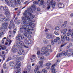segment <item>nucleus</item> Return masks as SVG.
I'll return each mask as SVG.
<instances>
[{
	"label": "nucleus",
	"instance_id": "obj_1",
	"mask_svg": "<svg viewBox=\"0 0 73 73\" xmlns=\"http://www.w3.org/2000/svg\"><path fill=\"white\" fill-rule=\"evenodd\" d=\"M35 24L34 23H31L29 25H22L21 26V28H20V31L21 32H24L25 31L28 29V28H34Z\"/></svg>",
	"mask_w": 73,
	"mask_h": 73
},
{
	"label": "nucleus",
	"instance_id": "obj_2",
	"mask_svg": "<svg viewBox=\"0 0 73 73\" xmlns=\"http://www.w3.org/2000/svg\"><path fill=\"white\" fill-rule=\"evenodd\" d=\"M11 4H10V3H9L8 1L7 3V4L9 6V5H11L12 7H16L17 4H20L21 2L20 0H17V1L16 0H9Z\"/></svg>",
	"mask_w": 73,
	"mask_h": 73
},
{
	"label": "nucleus",
	"instance_id": "obj_3",
	"mask_svg": "<svg viewBox=\"0 0 73 73\" xmlns=\"http://www.w3.org/2000/svg\"><path fill=\"white\" fill-rule=\"evenodd\" d=\"M32 11V9L31 8H29L28 9V10H26L25 11V13H23V15L24 17H27V13H28V15H29V16L31 18V19H33V18H34V17L32 14V13L30 12L28 13V12H31Z\"/></svg>",
	"mask_w": 73,
	"mask_h": 73
},
{
	"label": "nucleus",
	"instance_id": "obj_4",
	"mask_svg": "<svg viewBox=\"0 0 73 73\" xmlns=\"http://www.w3.org/2000/svg\"><path fill=\"white\" fill-rule=\"evenodd\" d=\"M15 26H16V25L14 23L13 20L11 19L10 22L9 26L8 27L9 29H11L12 28H15Z\"/></svg>",
	"mask_w": 73,
	"mask_h": 73
},
{
	"label": "nucleus",
	"instance_id": "obj_5",
	"mask_svg": "<svg viewBox=\"0 0 73 73\" xmlns=\"http://www.w3.org/2000/svg\"><path fill=\"white\" fill-rule=\"evenodd\" d=\"M67 54H68V52L64 51L62 53H61V54L58 53L56 57L57 58H58V57H61V55H62V56H66Z\"/></svg>",
	"mask_w": 73,
	"mask_h": 73
},
{
	"label": "nucleus",
	"instance_id": "obj_6",
	"mask_svg": "<svg viewBox=\"0 0 73 73\" xmlns=\"http://www.w3.org/2000/svg\"><path fill=\"white\" fill-rule=\"evenodd\" d=\"M60 40V38L58 37H56V38L54 39V40H51V42L52 45H54V42H57L59 41Z\"/></svg>",
	"mask_w": 73,
	"mask_h": 73
},
{
	"label": "nucleus",
	"instance_id": "obj_7",
	"mask_svg": "<svg viewBox=\"0 0 73 73\" xmlns=\"http://www.w3.org/2000/svg\"><path fill=\"white\" fill-rule=\"evenodd\" d=\"M19 52H18V54L20 55H21L22 54L23 55H25V52H24V50L23 48H21L19 49Z\"/></svg>",
	"mask_w": 73,
	"mask_h": 73
},
{
	"label": "nucleus",
	"instance_id": "obj_8",
	"mask_svg": "<svg viewBox=\"0 0 73 73\" xmlns=\"http://www.w3.org/2000/svg\"><path fill=\"white\" fill-rule=\"evenodd\" d=\"M9 24V23L8 22L5 21L4 23L2 24V27H3L5 29H7V26Z\"/></svg>",
	"mask_w": 73,
	"mask_h": 73
},
{
	"label": "nucleus",
	"instance_id": "obj_9",
	"mask_svg": "<svg viewBox=\"0 0 73 73\" xmlns=\"http://www.w3.org/2000/svg\"><path fill=\"white\" fill-rule=\"evenodd\" d=\"M17 66L16 67H15V69H19V68H20V66L21 65V62L20 61H18L17 63Z\"/></svg>",
	"mask_w": 73,
	"mask_h": 73
},
{
	"label": "nucleus",
	"instance_id": "obj_10",
	"mask_svg": "<svg viewBox=\"0 0 73 73\" xmlns=\"http://www.w3.org/2000/svg\"><path fill=\"white\" fill-rule=\"evenodd\" d=\"M18 51V49H17L16 45H14L13 47V53H16V52Z\"/></svg>",
	"mask_w": 73,
	"mask_h": 73
},
{
	"label": "nucleus",
	"instance_id": "obj_11",
	"mask_svg": "<svg viewBox=\"0 0 73 73\" xmlns=\"http://www.w3.org/2000/svg\"><path fill=\"white\" fill-rule=\"evenodd\" d=\"M50 5H52V8L54 9L56 5V2H53V1H50Z\"/></svg>",
	"mask_w": 73,
	"mask_h": 73
},
{
	"label": "nucleus",
	"instance_id": "obj_12",
	"mask_svg": "<svg viewBox=\"0 0 73 73\" xmlns=\"http://www.w3.org/2000/svg\"><path fill=\"white\" fill-rule=\"evenodd\" d=\"M46 49L47 50H48V51L49 52L51 53L53 52L52 50H51V46L48 45L46 47Z\"/></svg>",
	"mask_w": 73,
	"mask_h": 73
},
{
	"label": "nucleus",
	"instance_id": "obj_13",
	"mask_svg": "<svg viewBox=\"0 0 73 73\" xmlns=\"http://www.w3.org/2000/svg\"><path fill=\"white\" fill-rule=\"evenodd\" d=\"M19 44L20 45H21V46H24V47L25 48H28V46H26L25 45H24V42L22 41H21L19 42Z\"/></svg>",
	"mask_w": 73,
	"mask_h": 73
},
{
	"label": "nucleus",
	"instance_id": "obj_14",
	"mask_svg": "<svg viewBox=\"0 0 73 73\" xmlns=\"http://www.w3.org/2000/svg\"><path fill=\"white\" fill-rule=\"evenodd\" d=\"M58 7L60 8H63L64 7V5L61 3H58Z\"/></svg>",
	"mask_w": 73,
	"mask_h": 73
},
{
	"label": "nucleus",
	"instance_id": "obj_15",
	"mask_svg": "<svg viewBox=\"0 0 73 73\" xmlns=\"http://www.w3.org/2000/svg\"><path fill=\"white\" fill-rule=\"evenodd\" d=\"M32 29H33V28H28L27 29V35H29V34H31V33H32V32H31V29H32Z\"/></svg>",
	"mask_w": 73,
	"mask_h": 73
},
{
	"label": "nucleus",
	"instance_id": "obj_16",
	"mask_svg": "<svg viewBox=\"0 0 73 73\" xmlns=\"http://www.w3.org/2000/svg\"><path fill=\"white\" fill-rule=\"evenodd\" d=\"M0 50H1V49L2 50H4V49H6V46H3L1 44H0Z\"/></svg>",
	"mask_w": 73,
	"mask_h": 73
},
{
	"label": "nucleus",
	"instance_id": "obj_17",
	"mask_svg": "<svg viewBox=\"0 0 73 73\" xmlns=\"http://www.w3.org/2000/svg\"><path fill=\"white\" fill-rule=\"evenodd\" d=\"M15 69H16L17 70L15 72V73H21V72H20V71H21V68Z\"/></svg>",
	"mask_w": 73,
	"mask_h": 73
},
{
	"label": "nucleus",
	"instance_id": "obj_18",
	"mask_svg": "<svg viewBox=\"0 0 73 73\" xmlns=\"http://www.w3.org/2000/svg\"><path fill=\"white\" fill-rule=\"evenodd\" d=\"M66 36V35L62 36H61V38L62 40V41H65Z\"/></svg>",
	"mask_w": 73,
	"mask_h": 73
},
{
	"label": "nucleus",
	"instance_id": "obj_19",
	"mask_svg": "<svg viewBox=\"0 0 73 73\" xmlns=\"http://www.w3.org/2000/svg\"><path fill=\"white\" fill-rule=\"evenodd\" d=\"M46 38L48 39H50V38H52V35L50 34H49L47 35Z\"/></svg>",
	"mask_w": 73,
	"mask_h": 73
},
{
	"label": "nucleus",
	"instance_id": "obj_20",
	"mask_svg": "<svg viewBox=\"0 0 73 73\" xmlns=\"http://www.w3.org/2000/svg\"><path fill=\"white\" fill-rule=\"evenodd\" d=\"M5 15H6V16L7 18H8V19L9 20V19H8L9 17V15H10V13L9 12H8L7 13H5Z\"/></svg>",
	"mask_w": 73,
	"mask_h": 73
},
{
	"label": "nucleus",
	"instance_id": "obj_21",
	"mask_svg": "<svg viewBox=\"0 0 73 73\" xmlns=\"http://www.w3.org/2000/svg\"><path fill=\"white\" fill-rule=\"evenodd\" d=\"M6 40L8 42H9V45H10L11 44V43H12V40H10V39L9 38H7Z\"/></svg>",
	"mask_w": 73,
	"mask_h": 73
},
{
	"label": "nucleus",
	"instance_id": "obj_22",
	"mask_svg": "<svg viewBox=\"0 0 73 73\" xmlns=\"http://www.w3.org/2000/svg\"><path fill=\"white\" fill-rule=\"evenodd\" d=\"M27 70L28 71V72H30L31 70V66L30 65L28 66L27 67Z\"/></svg>",
	"mask_w": 73,
	"mask_h": 73
},
{
	"label": "nucleus",
	"instance_id": "obj_23",
	"mask_svg": "<svg viewBox=\"0 0 73 73\" xmlns=\"http://www.w3.org/2000/svg\"><path fill=\"white\" fill-rule=\"evenodd\" d=\"M5 29H5L4 27H1L0 28V30L2 32H5Z\"/></svg>",
	"mask_w": 73,
	"mask_h": 73
},
{
	"label": "nucleus",
	"instance_id": "obj_24",
	"mask_svg": "<svg viewBox=\"0 0 73 73\" xmlns=\"http://www.w3.org/2000/svg\"><path fill=\"white\" fill-rule=\"evenodd\" d=\"M27 19L29 21V23H32L33 22L31 20V18L29 16H28L27 17Z\"/></svg>",
	"mask_w": 73,
	"mask_h": 73
},
{
	"label": "nucleus",
	"instance_id": "obj_25",
	"mask_svg": "<svg viewBox=\"0 0 73 73\" xmlns=\"http://www.w3.org/2000/svg\"><path fill=\"white\" fill-rule=\"evenodd\" d=\"M16 40H19V41H20V40H21V36H17L16 37Z\"/></svg>",
	"mask_w": 73,
	"mask_h": 73
},
{
	"label": "nucleus",
	"instance_id": "obj_26",
	"mask_svg": "<svg viewBox=\"0 0 73 73\" xmlns=\"http://www.w3.org/2000/svg\"><path fill=\"white\" fill-rule=\"evenodd\" d=\"M30 59L31 60V62H35V60H36V59L34 58H31Z\"/></svg>",
	"mask_w": 73,
	"mask_h": 73
},
{
	"label": "nucleus",
	"instance_id": "obj_27",
	"mask_svg": "<svg viewBox=\"0 0 73 73\" xmlns=\"http://www.w3.org/2000/svg\"><path fill=\"white\" fill-rule=\"evenodd\" d=\"M24 41L25 43L26 44H27L28 43V40H27V38H25Z\"/></svg>",
	"mask_w": 73,
	"mask_h": 73
},
{
	"label": "nucleus",
	"instance_id": "obj_28",
	"mask_svg": "<svg viewBox=\"0 0 73 73\" xmlns=\"http://www.w3.org/2000/svg\"><path fill=\"white\" fill-rule=\"evenodd\" d=\"M43 42L45 44H47L48 43V40L47 39L43 40Z\"/></svg>",
	"mask_w": 73,
	"mask_h": 73
},
{
	"label": "nucleus",
	"instance_id": "obj_29",
	"mask_svg": "<svg viewBox=\"0 0 73 73\" xmlns=\"http://www.w3.org/2000/svg\"><path fill=\"white\" fill-rule=\"evenodd\" d=\"M17 46V48H19V49H21V48H23L21 47V45H20V44H17V45H16Z\"/></svg>",
	"mask_w": 73,
	"mask_h": 73
},
{
	"label": "nucleus",
	"instance_id": "obj_30",
	"mask_svg": "<svg viewBox=\"0 0 73 73\" xmlns=\"http://www.w3.org/2000/svg\"><path fill=\"white\" fill-rule=\"evenodd\" d=\"M10 65L11 66H13L15 65V63H14V62H10Z\"/></svg>",
	"mask_w": 73,
	"mask_h": 73
},
{
	"label": "nucleus",
	"instance_id": "obj_31",
	"mask_svg": "<svg viewBox=\"0 0 73 73\" xmlns=\"http://www.w3.org/2000/svg\"><path fill=\"white\" fill-rule=\"evenodd\" d=\"M46 54V56H49V55L50 54L48 52H47V51H45L44 53L43 54Z\"/></svg>",
	"mask_w": 73,
	"mask_h": 73
},
{
	"label": "nucleus",
	"instance_id": "obj_32",
	"mask_svg": "<svg viewBox=\"0 0 73 73\" xmlns=\"http://www.w3.org/2000/svg\"><path fill=\"white\" fill-rule=\"evenodd\" d=\"M46 50V47H43L41 49V52H45Z\"/></svg>",
	"mask_w": 73,
	"mask_h": 73
},
{
	"label": "nucleus",
	"instance_id": "obj_33",
	"mask_svg": "<svg viewBox=\"0 0 73 73\" xmlns=\"http://www.w3.org/2000/svg\"><path fill=\"white\" fill-rule=\"evenodd\" d=\"M32 40H30L29 39V40H28V44H32Z\"/></svg>",
	"mask_w": 73,
	"mask_h": 73
},
{
	"label": "nucleus",
	"instance_id": "obj_34",
	"mask_svg": "<svg viewBox=\"0 0 73 73\" xmlns=\"http://www.w3.org/2000/svg\"><path fill=\"white\" fill-rule=\"evenodd\" d=\"M28 22L27 21V20H25V21H23V25H26L27 24Z\"/></svg>",
	"mask_w": 73,
	"mask_h": 73
},
{
	"label": "nucleus",
	"instance_id": "obj_35",
	"mask_svg": "<svg viewBox=\"0 0 73 73\" xmlns=\"http://www.w3.org/2000/svg\"><path fill=\"white\" fill-rule=\"evenodd\" d=\"M31 7L34 9H36V6L35 5L33 4L32 6Z\"/></svg>",
	"mask_w": 73,
	"mask_h": 73
},
{
	"label": "nucleus",
	"instance_id": "obj_36",
	"mask_svg": "<svg viewBox=\"0 0 73 73\" xmlns=\"http://www.w3.org/2000/svg\"><path fill=\"white\" fill-rule=\"evenodd\" d=\"M65 40H66L67 41H69V40H70V38L69 37H67V36H66V37L65 38Z\"/></svg>",
	"mask_w": 73,
	"mask_h": 73
},
{
	"label": "nucleus",
	"instance_id": "obj_37",
	"mask_svg": "<svg viewBox=\"0 0 73 73\" xmlns=\"http://www.w3.org/2000/svg\"><path fill=\"white\" fill-rule=\"evenodd\" d=\"M3 21H8V19H7V18L5 17H3Z\"/></svg>",
	"mask_w": 73,
	"mask_h": 73
},
{
	"label": "nucleus",
	"instance_id": "obj_38",
	"mask_svg": "<svg viewBox=\"0 0 73 73\" xmlns=\"http://www.w3.org/2000/svg\"><path fill=\"white\" fill-rule=\"evenodd\" d=\"M20 60H23L24 58V56H21L20 57Z\"/></svg>",
	"mask_w": 73,
	"mask_h": 73
},
{
	"label": "nucleus",
	"instance_id": "obj_39",
	"mask_svg": "<svg viewBox=\"0 0 73 73\" xmlns=\"http://www.w3.org/2000/svg\"><path fill=\"white\" fill-rule=\"evenodd\" d=\"M20 23V20H18L17 21V25H19Z\"/></svg>",
	"mask_w": 73,
	"mask_h": 73
},
{
	"label": "nucleus",
	"instance_id": "obj_40",
	"mask_svg": "<svg viewBox=\"0 0 73 73\" xmlns=\"http://www.w3.org/2000/svg\"><path fill=\"white\" fill-rule=\"evenodd\" d=\"M4 35V33L1 31L0 32V37H1L2 36Z\"/></svg>",
	"mask_w": 73,
	"mask_h": 73
},
{
	"label": "nucleus",
	"instance_id": "obj_41",
	"mask_svg": "<svg viewBox=\"0 0 73 73\" xmlns=\"http://www.w3.org/2000/svg\"><path fill=\"white\" fill-rule=\"evenodd\" d=\"M66 27V25L65 24H63L61 26V28H65Z\"/></svg>",
	"mask_w": 73,
	"mask_h": 73
},
{
	"label": "nucleus",
	"instance_id": "obj_42",
	"mask_svg": "<svg viewBox=\"0 0 73 73\" xmlns=\"http://www.w3.org/2000/svg\"><path fill=\"white\" fill-rule=\"evenodd\" d=\"M42 72H43V73H47V71L45 70V69H43L42 70Z\"/></svg>",
	"mask_w": 73,
	"mask_h": 73
},
{
	"label": "nucleus",
	"instance_id": "obj_43",
	"mask_svg": "<svg viewBox=\"0 0 73 73\" xmlns=\"http://www.w3.org/2000/svg\"><path fill=\"white\" fill-rule=\"evenodd\" d=\"M16 31H17V29L16 28L15 29L13 30V34L14 35H15L16 34Z\"/></svg>",
	"mask_w": 73,
	"mask_h": 73
},
{
	"label": "nucleus",
	"instance_id": "obj_44",
	"mask_svg": "<svg viewBox=\"0 0 73 73\" xmlns=\"http://www.w3.org/2000/svg\"><path fill=\"white\" fill-rule=\"evenodd\" d=\"M3 10L4 11H7L8 9V7H5L3 8Z\"/></svg>",
	"mask_w": 73,
	"mask_h": 73
},
{
	"label": "nucleus",
	"instance_id": "obj_45",
	"mask_svg": "<svg viewBox=\"0 0 73 73\" xmlns=\"http://www.w3.org/2000/svg\"><path fill=\"white\" fill-rule=\"evenodd\" d=\"M51 63H47L46 64V66H50V65H51Z\"/></svg>",
	"mask_w": 73,
	"mask_h": 73
},
{
	"label": "nucleus",
	"instance_id": "obj_46",
	"mask_svg": "<svg viewBox=\"0 0 73 73\" xmlns=\"http://www.w3.org/2000/svg\"><path fill=\"white\" fill-rule=\"evenodd\" d=\"M3 68L5 69L6 68L7 66H6V64H5L3 65Z\"/></svg>",
	"mask_w": 73,
	"mask_h": 73
},
{
	"label": "nucleus",
	"instance_id": "obj_47",
	"mask_svg": "<svg viewBox=\"0 0 73 73\" xmlns=\"http://www.w3.org/2000/svg\"><path fill=\"white\" fill-rule=\"evenodd\" d=\"M22 19L23 21H24L25 20H26V19H25V17H22Z\"/></svg>",
	"mask_w": 73,
	"mask_h": 73
},
{
	"label": "nucleus",
	"instance_id": "obj_48",
	"mask_svg": "<svg viewBox=\"0 0 73 73\" xmlns=\"http://www.w3.org/2000/svg\"><path fill=\"white\" fill-rule=\"evenodd\" d=\"M55 29L56 31H58V30H59L60 29V28H59V27H57L55 28Z\"/></svg>",
	"mask_w": 73,
	"mask_h": 73
},
{
	"label": "nucleus",
	"instance_id": "obj_49",
	"mask_svg": "<svg viewBox=\"0 0 73 73\" xmlns=\"http://www.w3.org/2000/svg\"><path fill=\"white\" fill-rule=\"evenodd\" d=\"M17 18H18L17 17H15V20H14V21L15 23H16V21H17Z\"/></svg>",
	"mask_w": 73,
	"mask_h": 73
},
{
	"label": "nucleus",
	"instance_id": "obj_50",
	"mask_svg": "<svg viewBox=\"0 0 73 73\" xmlns=\"http://www.w3.org/2000/svg\"><path fill=\"white\" fill-rule=\"evenodd\" d=\"M44 3V1L43 0H42L40 2V4L41 5H43V3Z\"/></svg>",
	"mask_w": 73,
	"mask_h": 73
},
{
	"label": "nucleus",
	"instance_id": "obj_51",
	"mask_svg": "<svg viewBox=\"0 0 73 73\" xmlns=\"http://www.w3.org/2000/svg\"><path fill=\"white\" fill-rule=\"evenodd\" d=\"M9 33L10 35H12L13 33V32L11 30L9 31Z\"/></svg>",
	"mask_w": 73,
	"mask_h": 73
},
{
	"label": "nucleus",
	"instance_id": "obj_52",
	"mask_svg": "<svg viewBox=\"0 0 73 73\" xmlns=\"http://www.w3.org/2000/svg\"><path fill=\"white\" fill-rule=\"evenodd\" d=\"M65 45H66V44H62L60 46V48H62L63 46H64Z\"/></svg>",
	"mask_w": 73,
	"mask_h": 73
},
{
	"label": "nucleus",
	"instance_id": "obj_53",
	"mask_svg": "<svg viewBox=\"0 0 73 73\" xmlns=\"http://www.w3.org/2000/svg\"><path fill=\"white\" fill-rule=\"evenodd\" d=\"M54 34H55V35H59V34H58V33H57V32H56V31H55L54 32Z\"/></svg>",
	"mask_w": 73,
	"mask_h": 73
},
{
	"label": "nucleus",
	"instance_id": "obj_54",
	"mask_svg": "<svg viewBox=\"0 0 73 73\" xmlns=\"http://www.w3.org/2000/svg\"><path fill=\"white\" fill-rule=\"evenodd\" d=\"M4 41H5V40L3 39L2 40V44H4Z\"/></svg>",
	"mask_w": 73,
	"mask_h": 73
},
{
	"label": "nucleus",
	"instance_id": "obj_55",
	"mask_svg": "<svg viewBox=\"0 0 73 73\" xmlns=\"http://www.w3.org/2000/svg\"><path fill=\"white\" fill-rule=\"evenodd\" d=\"M27 37L28 38H31L32 37V36L31 35H29Z\"/></svg>",
	"mask_w": 73,
	"mask_h": 73
},
{
	"label": "nucleus",
	"instance_id": "obj_56",
	"mask_svg": "<svg viewBox=\"0 0 73 73\" xmlns=\"http://www.w3.org/2000/svg\"><path fill=\"white\" fill-rule=\"evenodd\" d=\"M0 21L1 22H3V21H4L3 20V18H0Z\"/></svg>",
	"mask_w": 73,
	"mask_h": 73
},
{
	"label": "nucleus",
	"instance_id": "obj_57",
	"mask_svg": "<svg viewBox=\"0 0 73 73\" xmlns=\"http://www.w3.org/2000/svg\"><path fill=\"white\" fill-rule=\"evenodd\" d=\"M16 60H17V61H19V60H20V57H18L17 58Z\"/></svg>",
	"mask_w": 73,
	"mask_h": 73
},
{
	"label": "nucleus",
	"instance_id": "obj_58",
	"mask_svg": "<svg viewBox=\"0 0 73 73\" xmlns=\"http://www.w3.org/2000/svg\"><path fill=\"white\" fill-rule=\"evenodd\" d=\"M43 62H44V61L42 60L40 61L39 62V64H42Z\"/></svg>",
	"mask_w": 73,
	"mask_h": 73
},
{
	"label": "nucleus",
	"instance_id": "obj_59",
	"mask_svg": "<svg viewBox=\"0 0 73 73\" xmlns=\"http://www.w3.org/2000/svg\"><path fill=\"white\" fill-rule=\"evenodd\" d=\"M43 66H44V64H43V63H41L40 64V68H42L43 67Z\"/></svg>",
	"mask_w": 73,
	"mask_h": 73
},
{
	"label": "nucleus",
	"instance_id": "obj_60",
	"mask_svg": "<svg viewBox=\"0 0 73 73\" xmlns=\"http://www.w3.org/2000/svg\"><path fill=\"white\" fill-rule=\"evenodd\" d=\"M17 57V55H14V56H13V58L14 59H15V58H16Z\"/></svg>",
	"mask_w": 73,
	"mask_h": 73
},
{
	"label": "nucleus",
	"instance_id": "obj_61",
	"mask_svg": "<svg viewBox=\"0 0 73 73\" xmlns=\"http://www.w3.org/2000/svg\"><path fill=\"white\" fill-rule=\"evenodd\" d=\"M37 54L38 55L40 54V51H38L37 52Z\"/></svg>",
	"mask_w": 73,
	"mask_h": 73
},
{
	"label": "nucleus",
	"instance_id": "obj_62",
	"mask_svg": "<svg viewBox=\"0 0 73 73\" xmlns=\"http://www.w3.org/2000/svg\"><path fill=\"white\" fill-rule=\"evenodd\" d=\"M67 56L68 57H70L71 56V54H70V53H68L67 54Z\"/></svg>",
	"mask_w": 73,
	"mask_h": 73
},
{
	"label": "nucleus",
	"instance_id": "obj_63",
	"mask_svg": "<svg viewBox=\"0 0 73 73\" xmlns=\"http://www.w3.org/2000/svg\"><path fill=\"white\" fill-rule=\"evenodd\" d=\"M44 58V56H42V57H40V60H43Z\"/></svg>",
	"mask_w": 73,
	"mask_h": 73
},
{
	"label": "nucleus",
	"instance_id": "obj_64",
	"mask_svg": "<svg viewBox=\"0 0 73 73\" xmlns=\"http://www.w3.org/2000/svg\"><path fill=\"white\" fill-rule=\"evenodd\" d=\"M70 35L73 38V33H71L70 34Z\"/></svg>",
	"mask_w": 73,
	"mask_h": 73
}]
</instances>
